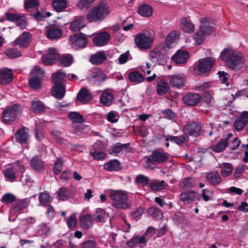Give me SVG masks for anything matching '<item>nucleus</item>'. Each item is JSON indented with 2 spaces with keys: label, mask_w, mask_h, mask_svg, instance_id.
<instances>
[{
  "label": "nucleus",
  "mask_w": 248,
  "mask_h": 248,
  "mask_svg": "<svg viewBox=\"0 0 248 248\" xmlns=\"http://www.w3.org/2000/svg\"><path fill=\"white\" fill-rule=\"evenodd\" d=\"M67 5L66 0H53L52 6L54 9L58 12H60L65 9Z\"/></svg>",
  "instance_id": "37"
},
{
  "label": "nucleus",
  "mask_w": 248,
  "mask_h": 248,
  "mask_svg": "<svg viewBox=\"0 0 248 248\" xmlns=\"http://www.w3.org/2000/svg\"><path fill=\"white\" fill-rule=\"evenodd\" d=\"M24 3V8L26 10L36 8L39 6L38 0H25Z\"/></svg>",
  "instance_id": "57"
},
{
  "label": "nucleus",
  "mask_w": 248,
  "mask_h": 248,
  "mask_svg": "<svg viewBox=\"0 0 248 248\" xmlns=\"http://www.w3.org/2000/svg\"><path fill=\"white\" fill-rule=\"evenodd\" d=\"M119 118V116L118 112L114 110L109 112L107 115V120L112 123L117 122Z\"/></svg>",
  "instance_id": "61"
},
{
  "label": "nucleus",
  "mask_w": 248,
  "mask_h": 248,
  "mask_svg": "<svg viewBox=\"0 0 248 248\" xmlns=\"http://www.w3.org/2000/svg\"><path fill=\"white\" fill-rule=\"evenodd\" d=\"M13 71L9 69H2L0 70V83L8 84L12 80Z\"/></svg>",
  "instance_id": "18"
},
{
  "label": "nucleus",
  "mask_w": 248,
  "mask_h": 248,
  "mask_svg": "<svg viewBox=\"0 0 248 248\" xmlns=\"http://www.w3.org/2000/svg\"><path fill=\"white\" fill-rule=\"evenodd\" d=\"M84 18L81 17L74 20L71 24L70 29L73 31H78L83 29L84 27Z\"/></svg>",
  "instance_id": "41"
},
{
  "label": "nucleus",
  "mask_w": 248,
  "mask_h": 248,
  "mask_svg": "<svg viewBox=\"0 0 248 248\" xmlns=\"http://www.w3.org/2000/svg\"><path fill=\"white\" fill-rule=\"evenodd\" d=\"M63 164V161L61 158H57L55 162L54 166L53 169V173L55 175H58L60 173Z\"/></svg>",
  "instance_id": "54"
},
{
  "label": "nucleus",
  "mask_w": 248,
  "mask_h": 248,
  "mask_svg": "<svg viewBox=\"0 0 248 248\" xmlns=\"http://www.w3.org/2000/svg\"><path fill=\"white\" fill-rule=\"evenodd\" d=\"M128 78L131 82L138 83L142 82L145 79L143 75L137 71L130 72L128 75Z\"/></svg>",
  "instance_id": "43"
},
{
  "label": "nucleus",
  "mask_w": 248,
  "mask_h": 248,
  "mask_svg": "<svg viewBox=\"0 0 248 248\" xmlns=\"http://www.w3.org/2000/svg\"><path fill=\"white\" fill-rule=\"evenodd\" d=\"M221 168V173L224 177L229 176L232 173V167L230 163H224Z\"/></svg>",
  "instance_id": "53"
},
{
  "label": "nucleus",
  "mask_w": 248,
  "mask_h": 248,
  "mask_svg": "<svg viewBox=\"0 0 248 248\" xmlns=\"http://www.w3.org/2000/svg\"><path fill=\"white\" fill-rule=\"evenodd\" d=\"M206 178L209 183L214 186L218 185L221 182V177L219 174L216 171L208 173Z\"/></svg>",
  "instance_id": "31"
},
{
  "label": "nucleus",
  "mask_w": 248,
  "mask_h": 248,
  "mask_svg": "<svg viewBox=\"0 0 248 248\" xmlns=\"http://www.w3.org/2000/svg\"><path fill=\"white\" fill-rule=\"evenodd\" d=\"M94 218L97 222H105L106 219L108 217V213L106 212L104 210L101 208L96 209L94 215Z\"/></svg>",
  "instance_id": "38"
},
{
  "label": "nucleus",
  "mask_w": 248,
  "mask_h": 248,
  "mask_svg": "<svg viewBox=\"0 0 248 248\" xmlns=\"http://www.w3.org/2000/svg\"><path fill=\"white\" fill-rule=\"evenodd\" d=\"M41 80L37 77H32L29 80V85L34 90H37L41 87Z\"/></svg>",
  "instance_id": "48"
},
{
  "label": "nucleus",
  "mask_w": 248,
  "mask_h": 248,
  "mask_svg": "<svg viewBox=\"0 0 248 248\" xmlns=\"http://www.w3.org/2000/svg\"><path fill=\"white\" fill-rule=\"evenodd\" d=\"M206 36V35L203 34V32L200 30L196 31L194 34L193 37L196 43L198 45H201L205 39Z\"/></svg>",
  "instance_id": "63"
},
{
  "label": "nucleus",
  "mask_w": 248,
  "mask_h": 248,
  "mask_svg": "<svg viewBox=\"0 0 248 248\" xmlns=\"http://www.w3.org/2000/svg\"><path fill=\"white\" fill-rule=\"evenodd\" d=\"M77 98L78 101L86 104L92 99V95L88 89L82 88L77 94Z\"/></svg>",
  "instance_id": "22"
},
{
  "label": "nucleus",
  "mask_w": 248,
  "mask_h": 248,
  "mask_svg": "<svg viewBox=\"0 0 248 248\" xmlns=\"http://www.w3.org/2000/svg\"><path fill=\"white\" fill-rule=\"evenodd\" d=\"M151 157L148 158L147 163L152 162V160L158 163H162L167 160V154L159 151H154L152 152Z\"/></svg>",
  "instance_id": "15"
},
{
  "label": "nucleus",
  "mask_w": 248,
  "mask_h": 248,
  "mask_svg": "<svg viewBox=\"0 0 248 248\" xmlns=\"http://www.w3.org/2000/svg\"><path fill=\"white\" fill-rule=\"evenodd\" d=\"M215 63V59L208 57L199 61L198 69L202 73H206L210 71Z\"/></svg>",
  "instance_id": "12"
},
{
  "label": "nucleus",
  "mask_w": 248,
  "mask_h": 248,
  "mask_svg": "<svg viewBox=\"0 0 248 248\" xmlns=\"http://www.w3.org/2000/svg\"><path fill=\"white\" fill-rule=\"evenodd\" d=\"M73 57L70 54L63 55L60 60V62L64 67L69 66L72 62Z\"/></svg>",
  "instance_id": "58"
},
{
  "label": "nucleus",
  "mask_w": 248,
  "mask_h": 248,
  "mask_svg": "<svg viewBox=\"0 0 248 248\" xmlns=\"http://www.w3.org/2000/svg\"><path fill=\"white\" fill-rule=\"evenodd\" d=\"M175 220L178 224L186 225L188 223V218L184 214L179 213L174 216Z\"/></svg>",
  "instance_id": "59"
},
{
  "label": "nucleus",
  "mask_w": 248,
  "mask_h": 248,
  "mask_svg": "<svg viewBox=\"0 0 248 248\" xmlns=\"http://www.w3.org/2000/svg\"><path fill=\"white\" fill-rule=\"evenodd\" d=\"M184 131L189 135L197 137L201 134L202 127L198 123L195 122L188 123L185 125Z\"/></svg>",
  "instance_id": "9"
},
{
  "label": "nucleus",
  "mask_w": 248,
  "mask_h": 248,
  "mask_svg": "<svg viewBox=\"0 0 248 248\" xmlns=\"http://www.w3.org/2000/svg\"><path fill=\"white\" fill-rule=\"evenodd\" d=\"M150 187L154 191H160L165 188L164 181H159L151 182Z\"/></svg>",
  "instance_id": "52"
},
{
  "label": "nucleus",
  "mask_w": 248,
  "mask_h": 248,
  "mask_svg": "<svg viewBox=\"0 0 248 248\" xmlns=\"http://www.w3.org/2000/svg\"><path fill=\"white\" fill-rule=\"evenodd\" d=\"M248 124V111H244L234 123V126L237 131H240Z\"/></svg>",
  "instance_id": "13"
},
{
  "label": "nucleus",
  "mask_w": 248,
  "mask_h": 248,
  "mask_svg": "<svg viewBox=\"0 0 248 248\" xmlns=\"http://www.w3.org/2000/svg\"><path fill=\"white\" fill-rule=\"evenodd\" d=\"M39 205L41 206H46L53 200V198L47 193L40 192L38 194Z\"/></svg>",
  "instance_id": "36"
},
{
  "label": "nucleus",
  "mask_w": 248,
  "mask_h": 248,
  "mask_svg": "<svg viewBox=\"0 0 248 248\" xmlns=\"http://www.w3.org/2000/svg\"><path fill=\"white\" fill-rule=\"evenodd\" d=\"M15 136L17 140L20 143H27L29 138L28 129L23 127L17 130Z\"/></svg>",
  "instance_id": "26"
},
{
  "label": "nucleus",
  "mask_w": 248,
  "mask_h": 248,
  "mask_svg": "<svg viewBox=\"0 0 248 248\" xmlns=\"http://www.w3.org/2000/svg\"><path fill=\"white\" fill-rule=\"evenodd\" d=\"M117 218L118 220H121V226L122 230L125 232H128L130 230V225L126 221L125 216L123 213L119 214Z\"/></svg>",
  "instance_id": "42"
},
{
  "label": "nucleus",
  "mask_w": 248,
  "mask_h": 248,
  "mask_svg": "<svg viewBox=\"0 0 248 248\" xmlns=\"http://www.w3.org/2000/svg\"><path fill=\"white\" fill-rule=\"evenodd\" d=\"M177 38V32L172 31L167 36L165 40L166 45L168 47H170L172 44L175 42Z\"/></svg>",
  "instance_id": "51"
},
{
  "label": "nucleus",
  "mask_w": 248,
  "mask_h": 248,
  "mask_svg": "<svg viewBox=\"0 0 248 248\" xmlns=\"http://www.w3.org/2000/svg\"><path fill=\"white\" fill-rule=\"evenodd\" d=\"M72 47L78 49L85 47L88 42V39L84 34L78 33L70 37Z\"/></svg>",
  "instance_id": "7"
},
{
  "label": "nucleus",
  "mask_w": 248,
  "mask_h": 248,
  "mask_svg": "<svg viewBox=\"0 0 248 248\" xmlns=\"http://www.w3.org/2000/svg\"><path fill=\"white\" fill-rule=\"evenodd\" d=\"M109 196L113 201L112 205L118 209H127L129 205L126 202L128 195L123 190H114L110 192Z\"/></svg>",
  "instance_id": "4"
},
{
  "label": "nucleus",
  "mask_w": 248,
  "mask_h": 248,
  "mask_svg": "<svg viewBox=\"0 0 248 248\" xmlns=\"http://www.w3.org/2000/svg\"><path fill=\"white\" fill-rule=\"evenodd\" d=\"M30 203V200L26 198L19 201L13 207V210L15 212L20 213L22 210L26 209Z\"/></svg>",
  "instance_id": "34"
},
{
  "label": "nucleus",
  "mask_w": 248,
  "mask_h": 248,
  "mask_svg": "<svg viewBox=\"0 0 248 248\" xmlns=\"http://www.w3.org/2000/svg\"><path fill=\"white\" fill-rule=\"evenodd\" d=\"M181 28L185 33L191 34L195 31V25L191 21L186 18L183 17L181 21Z\"/></svg>",
  "instance_id": "20"
},
{
  "label": "nucleus",
  "mask_w": 248,
  "mask_h": 248,
  "mask_svg": "<svg viewBox=\"0 0 248 248\" xmlns=\"http://www.w3.org/2000/svg\"><path fill=\"white\" fill-rule=\"evenodd\" d=\"M104 168L110 171L117 170L120 168V164L119 161L114 159L105 163Z\"/></svg>",
  "instance_id": "45"
},
{
  "label": "nucleus",
  "mask_w": 248,
  "mask_h": 248,
  "mask_svg": "<svg viewBox=\"0 0 248 248\" xmlns=\"http://www.w3.org/2000/svg\"><path fill=\"white\" fill-rule=\"evenodd\" d=\"M147 212L150 216L157 219H160L162 217V214L161 210L157 207H150L148 209Z\"/></svg>",
  "instance_id": "50"
},
{
  "label": "nucleus",
  "mask_w": 248,
  "mask_h": 248,
  "mask_svg": "<svg viewBox=\"0 0 248 248\" xmlns=\"http://www.w3.org/2000/svg\"><path fill=\"white\" fill-rule=\"evenodd\" d=\"M5 54L10 59H16L21 56V52L15 48H10L6 49Z\"/></svg>",
  "instance_id": "49"
},
{
  "label": "nucleus",
  "mask_w": 248,
  "mask_h": 248,
  "mask_svg": "<svg viewBox=\"0 0 248 248\" xmlns=\"http://www.w3.org/2000/svg\"><path fill=\"white\" fill-rule=\"evenodd\" d=\"M213 21L209 18L203 17L201 19L200 30L206 35H210L214 31Z\"/></svg>",
  "instance_id": "10"
},
{
  "label": "nucleus",
  "mask_w": 248,
  "mask_h": 248,
  "mask_svg": "<svg viewBox=\"0 0 248 248\" xmlns=\"http://www.w3.org/2000/svg\"><path fill=\"white\" fill-rule=\"evenodd\" d=\"M148 238L144 235L142 236L136 235L132 237L131 240L127 242V245L131 248L136 247H143L146 245Z\"/></svg>",
  "instance_id": "14"
},
{
  "label": "nucleus",
  "mask_w": 248,
  "mask_h": 248,
  "mask_svg": "<svg viewBox=\"0 0 248 248\" xmlns=\"http://www.w3.org/2000/svg\"><path fill=\"white\" fill-rule=\"evenodd\" d=\"M114 99V96L112 92L107 89L104 91L100 96V101L106 106H109L112 104Z\"/></svg>",
  "instance_id": "16"
},
{
  "label": "nucleus",
  "mask_w": 248,
  "mask_h": 248,
  "mask_svg": "<svg viewBox=\"0 0 248 248\" xmlns=\"http://www.w3.org/2000/svg\"><path fill=\"white\" fill-rule=\"evenodd\" d=\"M107 59V56L103 51H98L92 55L90 59V61L93 64L98 65L103 62Z\"/></svg>",
  "instance_id": "27"
},
{
  "label": "nucleus",
  "mask_w": 248,
  "mask_h": 248,
  "mask_svg": "<svg viewBox=\"0 0 248 248\" xmlns=\"http://www.w3.org/2000/svg\"><path fill=\"white\" fill-rule=\"evenodd\" d=\"M32 39L31 34L24 31L12 43L13 46H18L20 48H27L30 45Z\"/></svg>",
  "instance_id": "6"
},
{
  "label": "nucleus",
  "mask_w": 248,
  "mask_h": 248,
  "mask_svg": "<svg viewBox=\"0 0 248 248\" xmlns=\"http://www.w3.org/2000/svg\"><path fill=\"white\" fill-rule=\"evenodd\" d=\"M188 56L187 51L178 50L172 57V59L177 64L185 63L186 62Z\"/></svg>",
  "instance_id": "19"
},
{
  "label": "nucleus",
  "mask_w": 248,
  "mask_h": 248,
  "mask_svg": "<svg viewBox=\"0 0 248 248\" xmlns=\"http://www.w3.org/2000/svg\"><path fill=\"white\" fill-rule=\"evenodd\" d=\"M109 13L108 5L101 2L88 11L87 19L90 22L99 23L103 21Z\"/></svg>",
  "instance_id": "2"
},
{
  "label": "nucleus",
  "mask_w": 248,
  "mask_h": 248,
  "mask_svg": "<svg viewBox=\"0 0 248 248\" xmlns=\"http://www.w3.org/2000/svg\"><path fill=\"white\" fill-rule=\"evenodd\" d=\"M186 78L183 74H174L169 77V83L172 88L180 89L185 86Z\"/></svg>",
  "instance_id": "8"
},
{
  "label": "nucleus",
  "mask_w": 248,
  "mask_h": 248,
  "mask_svg": "<svg viewBox=\"0 0 248 248\" xmlns=\"http://www.w3.org/2000/svg\"><path fill=\"white\" fill-rule=\"evenodd\" d=\"M16 201V197L11 194L6 193L4 194L1 199V202L6 204H10Z\"/></svg>",
  "instance_id": "62"
},
{
  "label": "nucleus",
  "mask_w": 248,
  "mask_h": 248,
  "mask_svg": "<svg viewBox=\"0 0 248 248\" xmlns=\"http://www.w3.org/2000/svg\"><path fill=\"white\" fill-rule=\"evenodd\" d=\"M31 166L37 172H42L44 170L43 162L37 156H34L31 160Z\"/></svg>",
  "instance_id": "33"
},
{
  "label": "nucleus",
  "mask_w": 248,
  "mask_h": 248,
  "mask_svg": "<svg viewBox=\"0 0 248 248\" xmlns=\"http://www.w3.org/2000/svg\"><path fill=\"white\" fill-rule=\"evenodd\" d=\"M15 169L12 165L11 167L6 168L3 171V175L6 181L13 183L16 181L17 173Z\"/></svg>",
  "instance_id": "24"
},
{
  "label": "nucleus",
  "mask_w": 248,
  "mask_h": 248,
  "mask_svg": "<svg viewBox=\"0 0 248 248\" xmlns=\"http://www.w3.org/2000/svg\"><path fill=\"white\" fill-rule=\"evenodd\" d=\"M62 32L61 29L56 27H51L47 30L46 35L51 40H56L61 37Z\"/></svg>",
  "instance_id": "32"
},
{
  "label": "nucleus",
  "mask_w": 248,
  "mask_h": 248,
  "mask_svg": "<svg viewBox=\"0 0 248 248\" xmlns=\"http://www.w3.org/2000/svg\"><path fill=\"white\" fill-rule=\"evenodd\" d=\"M155 33L151 29L144 30L142 33L136 35L135 42L136 46L140 49L146 50L150 48L154 41Z\"/></svg>",
  "instance_id": "3"
},
{
  "label": "nucleus",
  "mask_w": 248,
  "mask_h": 248,
  "mask_svg": "<svg viewBox=\"0 0 248 248\" xmlns=\"http://www.w3.org/2000/svg\"><path fill=\"white\" fill-rule=\"evenodd\" d=\"M135 181L137 183L141 184L142 186H147L149 184V178L143 174L138 175L136 178Z\"/></svg>",
  "instance_id": "60"
},
{
  "label": "nucleus",
  "mask_w": 248,
  "mask_h": 248,
  "mask_svg": "<svg viewBox=\"0 0 248 248\" xmlns=\"http://www.w3.org/2000/svg\"><path fill=\"white\" fill-rule=\"evenodd\" d=\"M96 242L92 239H88L80 244V248H96Z\"/></svg>",
  "instance_id": "64"
},
{
  "label": "nucleus",
  "mask_w": 248,
  "mask_h": 248,
  "mask_svg": "<svg viewBox=\"0 0 248 248\" xmlns=\"http://www.w3.org/2000/svg\"><path fill=\"white\" fill-rule=\"evenodd\" d=\"M20 107L18 105H14L5 109L2 115L4 122L8 124L14 120L16 116L20 113Z\"/></svg>",
  "instance_id": "5"
},
{
  "label": "nucleus",
  "mask_w": 248,
  "mask_h": 248,
  "mask_svg": "<svg viewBox=\"0 0 248 248\" xmlns=\"http://www.w3.org/2000/svg\"><path fill=\"white\" fill-rule=\"evenodd\" d=\"M222 61L226 62L231 70L237 71L243 68L245 60L240 52H235L231 49L225 48L220 53Z\"/></svg>",
  "instance_id": "1"
},
{
  "label": "nucleus",
  "mask_w": 248,
  "mask_h": 248,
  "mask_svg": "<svg viewBox=\"0 0 248 248\" xmlns=\"http://www.w3.org/2000/svg\"><path fill=\"white\" fill-rule=\"evenodd\" d=\"M219 79L221 83L224 84L226 87H232V84L229 79L230 75L224 71H218L217 73Z\"/></svg>",
  "instance_id": "47"
},
{
  "label": "nucleus",
  "mask_w": 248,
  "mask_h": 248,
  "mask_svg": "<svg viewBox=\"0 0 248 248\" xmlns=\"http://www.w3.org/2000/svg\"><path fill=\"white\" fill-rule=\"evenodd\" d=\"M202 99L201 96L197 93H189L183 97V101L187 106H195L198 105Z\"/></svg>",
  "instance_id": "11"
},
{
  "label": "nucleus",
  "mask_w": 248,
  "mask_h": 248,
  "mask_svg": "<svg viewBox=\"0 0 248 248\" xmlns=\"http://www.w3.org/2000/svg\"><path fill=\"white\" fill-rule=\"evenodd\" d=\"M166 141H170L176 143L178 145H182L188 140L187 136L182 135L180 136H174L170 135H165L164 136Z\"/></svg>",
  "instance_id": "25"
},
{
  "label": "nucleus",
  "mask_w": 248,
  "mask_h": 248,
  "mask_svg": "<svg viewBox=\"0 0 248 248\" xmlns=\"http://www.w3.org/2000/svg\"><path fill=\"white\" fill-rule=\"evenodd\" d=\"M96 145H93V148L91 149L90 154L96 160H101L105 159L107 157V154L103 152L99 151L95 149Z\"/></svg>",
  "instance_id": "39"
},
{
  "label": "nucleus",
  "mask_w": 248,
  "mask_h": 248,
  "mask_svg": "<svg viewBox=\"0 0 248 248\" xmlns=\"http://www.w3.org/2000/svg\"><path fill=\"white\" fill-rule=\"evenodd\" d=\"M170 86L168 81L164 79H160L157 85V93L159 95H164L169 92Z\"/></svg>",
  "instance_id": "29"
},
{
  "label": "nucleus",
  "mask_w": 248,
  "mask_h": 248,
  "mask_svg": "<svg viewBox=\"0 0 248 248\" xmlns=\"http://www.w3.org/2000/svg\"><path fill=\"white\" fill-rule=\"evenodd\" d=\"M31 108L35 112H40L45 110V106L43 102L37 98L31 101Z\"/></svg>",
  "instance_id": "44"
},
{
  "label": "nucleus",
  "mask_w": 248,
  "mask_h": 248,
  "mask_svg": "<svg viewBox=\"0 0 248 248\" xmlns=\"http://www.w3.org/2000/svg\"><path fill=\"white\" fill-rule=\"evenodd\" d=\"M51 92L55 98L62 99L65 95V89L63 84H54Z\"/></svg>",
  "instance_id": "21"
},
{
  "label": "nucleus",
  "mask_w": 248,
  "mask_h": 248,
  "mask_svg": "<svg viewBox=\"0 0 248 248\" xmlns=\"http://www.w3.org/2000/svg\"><path fill=\"white\" fill-rule=\"evenodd\" d=\"M228 145V141L226 139H222L216 145L212 147V149L216 153H220L223 151Z\"/></svg>",
  "instance_id": "46"
},
{
  "label": "nucleus",
  "mask_w": 248,
  "mask_h": 248,
  "mask_svg": "<svg viewBox=\"0 0 248 248\" xmlns=\"http://www.w3.org/2000/svg\"><path fill=\"white\" fill-rule=\"evenodd\" d=\"M138 13L140 15L145 17H150L153 12L152 7L149 5L143 4L138 8Z\"/></svg>",
  "instance_id": "30"
},
{
  "label": "nucleus",
  "mask_w": 248,
  "mask_h": 248,
  "mask_svg": "<svg viewBox=\"0 0 248 248\" xmlns=\"http://www.w3.org/2000/svg\"><path fill=\"white\" fill-rule=\"evenodd\" d=\"M127 146L126 144H122L121 143H116L115 144L111 146L108 150V153L110 155H118L119 154L121 153L124 149H125Z\"/></svg>",
  "instance_id": "35"
},
{
  "label": "nucleus",
  "mask_w": 248,
  "mask_h": 248,
  "mask_svg": "<svg viewBox=\"0 0 248 248\" xmlns=\"http://www.w3.org/2000/svg\"><path fill=\"white\" fill-rule=\"evenodd\" d=\"M80 227L85 230L89 229L93 223V217L90 214H86L81 216L79 219Z\"/></svg>",
  "instance_id": "28"
},
{
  "label": "nucleus",
  "mask_w": 248,
  "mask_h": 248,
  "mask_svg": "<svg viewBox=\"0 0 248 248\" xmlns=\"http://www.w3.org/2000/svg\"><path fill=\"white\" fill-rule=\"evenodd\" d=\"M52 82L54 84H62V82L66 78V74L61 71L53 73L51 76Z\"/></svg>",
  "instance_id": "40"
},
{
  "label": "nucleus",
  "mask_w": 248,
  "mask_h": 248,
  "mask_svg": "<svg viewBox=\"0 0 248 248\" xmlns=\"http://www.w3.org/2000/svg\"><path fill=\"white\" fill-rule=\"evenodd\" d=\"M196 197V192L194 190H191L181 193L180 200L185 204L193 202Z\"/></svg>",
  "instance_id": "23"
},
{
  "label": "nucleus",
  "mask_w": 248,
  "mask_h": 248,
  "mask_svg": "<svg viewBox=\"0 0 248 248\" xmlns=\"http://www.w3.org/2000/svg\"><path fill=\"white\" fill-rule=\"evenodd\" d=\"M70 191L66 187H61L58 190V196L62 201H66L69 199Z\"/></svg>",
  "instance_id": "55"
},
{
  "label": "nucleus",
  "mask_w": 248,
  "mask_h": 248,
  "mask_svg": "<svg viewBox=\"0 0 248 248\" xmlns=\"http://www.w3.org/2000/svg\"><path fill=\"white\" fill-rule=\"evenodd\" d=\"M110 39L109 34L106 31L102 32L95 36L93 41L95 46H103L106 45Z\"/></svg>",
  "instance_id": "17"
},
{
  "label": "nucleus",
  "mask_w": 248,
  "mask_h": 248,
  "mask_svg": "<svg viewBox=\"0 0 248 248\" xmlns=\"http://www.w3.org/2000/svg\"><path fill=\"white\" fill-rule=\"evenodd\" d=\"M69 118L75 123H82L84 122L83 116L78 112L75 111L71 112L68 115Z\"/></svg>",
  "instance_id": "56"
}]
</instances>
